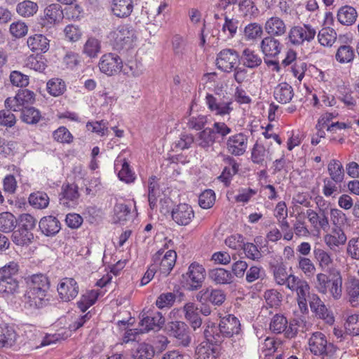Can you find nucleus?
Instances as JSON below:
<instances>
[{
    "instance_id": "nucleus-1",
    "label": "nucleus",
    "mask_w": 359,
    "mask_h": 359,
    "mask_svg": "<svg viewBox=\"0 0 359 359\" xmlns=\"http://www.w3.org/2000/svg\"><path fill=\"white\" fill-rule=\"evenodd\" d=\"M239 320L232 314L226 315L220 319L218 326L212 323L204 330L205 339L213 341L216 344L222 342L224 338H230L241 333Z\"/></svg>"
},
{
    "instance_id": "nucleus-2",
    "label": "nucleus",
    "mask_w": 359,
    "mask_h": 359,
    "mask_svg": "<svg viewBox=\"0 0 359 359\" xmlns=\"http://www.w3.org/2000/svg\"><path fill=\"white\" fill-rule=\"evenodd\" d=\"M342 282L340 272L333 269L330 276L323 272L317 273L314 284L320 293L329 294L334 300H339L343 294Z\"/></svg>"
},
{
    "instance_id": "nucleus-3",
    "label": "nucleus",
    "mask_w": 359,
    "mask_h": 359,
    "mask_svg": "<svg viewBox=\"0 0 359 359\" xmlns=\"http://www.w3.org/2000/svg\"><path fill=\"white\" fill-rule=\"evenodd\" d=\"M110 39L113 48L123 53L134 48L137 36L131 26L121 25L110 33Z\"/></svg>"
},
{
    "instance_id": "nucleus-4",
    "label": "nucleus",
    "mask_w": 359,
    "mask_h": 359,
    "mask_svg": "<svg viewBox=\"0 0 359 359\" xmlns=\"http://www.w3.org/2000/svg\"><path fill=\"white\" fill-rule=\"evenodd\" d=\"M309 346L313 354L323 359H334L337 349L333 344L327 342L326 336L320 332L312 334L309 339Z\"/></svg>"
},
{
    "instance_id": "nucleus-5",
    "label": "nucleus",
    "mask_w": 359,
    "mask_h": 359,
    "mask_svg": "<svg viewBox=\"0 0 359 359\" xmlns=\"http://www.w3.org/2000/svg\"><path fill=\"white\" fill-rule=\"evenodd\" d=\"M205 104L209 111L216 116H224L233 111V100L226 95L207 93Z\"/></svg>"
},
{
    "instance_id": "nucleus-6",
    "label": "nucleus",
    "mask_w": 359,
    "mask_h": 359,
    "mask_svg": "<svg viewBox=\"0 0 359 359\" xmlns=\"http://www.w3.org/2000/svg\"><path fill=\"white\" fill-rule=\"evenodd\" d=\"M316 29L310 24L297 25L291 27L288 32V42L294 46H302L311 43L316 36Z\"/></svg>"
},
{
    "instance_id": "nucleus-7",
    "label": "nucleus",
    "mask_w": 359,
    "mask_h": 359,
    "mask_svg": "<svg viewBox=\"0 0 359 359\" xmlns=\"http://www.w3.org/2000/svg\"><path fill=\"white\" fill-rule=\"evenodd\" d=\"M177 259V253L172 250L165 251L160 249L152 256V264L163 277L168 276L172 270Z\"/></svg>"
},
{
    "instance_id": "nucleus-8",
    "label": "nucleus",
    "mask_w": 359,
    "mask_h": 359,
    "mask_svg": "<svg viewBox=\"0 0 359 359\" xmlns=\"http://www.w3.org/2000/svg\"><path fill=\"white\" fill-rule=\"evenodd\" d=\"M48 291L36 287H29L24 295L25 306L28 309H40L48 302Z\"/></svg>"
},
{
    "instance_id": "nucleus-9",
    "label": "nucleus",
    "mask_w": 359,
    "mask_h": 359,
    "mask_svg": "<svg viewBox=\"0 0 359 359\" xmlns=\"http://www.w3.org/2000/svg\"><path fill=\"white\" fill-rule=\"evenodd\" d=\"M98 67L102 73L108 76H112L121 72L123 67V61L116 53H105L101 56Z\"/></svg>"
},
{
    "instance_id": "nucleus-10",
    "label": "nucleus",
    "mask_w": 359,
    "mask_h": 359,
    "mask_svg": "<svg viewBox=\"0 0 359 359\" xmlns=\"http://www.w3.org/2000/svg\"><path fill=\"white\" fill-rule=\"evenodd\" d=\"M238 62L239 55L232 48L223 49L217 55L216 65L218 69L226 73L233 72Z\"/></svg>"
},
{
    "instance_id": "nucleus-11",
    "label": "nucleus",
    "mask_w": 359,
    "mask_h": 359,
    "mask_svg": "<svg viewBox=\"0 0 359 359\" xmlns=\"http://www.w3.org/2000/svg\"><path fill=\"white\" fill-rule=\"evenodd\" d=\"M248 145V136L243 133L231 135L226 142L227 152L231 156H240L243 155Z\"/></svg>"
},
{
    "instance_id": "nucleus-12",
    "label": "nucleus",
    "mask_w": 359,
    "mask_h": 359,
    "mask_svg": "<svg viewBox=\"0 0 359 359\" xmlns=\"http://www.w3.org/2000/svg\"><path fill=\"white\" fill-rule=\"evenodd\" d=\"M195 217L192 206L183 203L175 205L171 211L172 220L178 225L187 226L189 224Z\"/></svg>"
},
{
    "instance_id": "nucleus-13",
    "label": "nucleus",
    "mask_w": 359,
    "mask_h": 359,
    "mask_svg": "<svg viewBox=\"0 0 359 359\" xmlns=\"http://www.w3.org/2000/svg\"><path fill=\"white\" fill-rule=\"evenodd\" d=\"M57 290L62 302H70L79 294V287L77 282L72 278H64L59 282Z\"/></svg>"
},
{
    "instance_id": "nucleus-14",
    "label": "nucleus",
    "mask_w": 359,
    "mask_h": 359,
    "mask_svg": "<svg viewBox=\"0 0 359 359\" xmlns=\"http://www.w3.org/2000/svg\"><path fill=\"white\" fill-rule=\"evenodd\" d=\"M165 323L162 313L157 311H149L144 313L140 321L141 332H147L150 330H160Z\"/></svg>"
},
{
    "instance_id": "nucleus-15",
    "label": "nucleus",
    "mask_w": 359,
    "mask_h": 359,
    "mask_svg": "<svg viewBox=\"0 0 359 359\" xmlns=\"http://www.w3.org/2000/svg\"><path fill=\"white\" fill-rule=\"evenodd\" d=\"M205 270L203 265L194 262L189 265L187 272L183 276L187 278L189 289L196 290L201 287L205 279Z\"/></svg>"
},
{
    "instance_id": "nucleus-16",
    "label": "nucleus",
    "mask_w": 359,
    "mask_h": 359,
    "mask_svg": "<svg viewBox=\"0 0 359 359\" xmlns=\"http://www.w3.org/2000/svg\"><path fill=\"white\" fill-rule=\"evenodd\" d=\"M269 147L266 141L257 140L251 151V160L255 164L264 165L266 160H271Z\"/></svg>"
},
{
    "instance_id": "nucleus-17",
    "label": "nucleus",
    "mask_w": 359,
    "mask_h": 359,
    "mask_svg": "<svg viewBox=\"0 0 359 359\" xmlns=\"http://www.w3.org/2000/svg\"><path fill=\"white\" fill-rule=\"evenodd\" d=\"M171 335L175 337L180 344L187 346L191 342V337L187 325L182 321L171 322L168 325Z\"/></svg>"
},
{
    "instance_id": "nucleus-18",
    "label": "nucleus",
    "mask_w": 359,
    "mask_h": 359,
    "mask_svg": "<svg viewBox=\"0 0 359 359\" xmlns=\"http://www.w3.org/2000/svg\"><path fill=\"white\" fill-rule=\"evenodd\" d=\"M219 344L208 339L203 341L196 348V359H216L220 353Z\"/></svg>"
},
{
    "instance_id": "nucleus-19",
    "label": "nucleus",
    "mask_w": 359,
    "mask_h": 359,
    "mask_svg": "<svg viewBox=\"0 0 359 359\" xmlns=\"http://www.w3.org/2000/svg\"><path fill=\"white\" fill-rule=\"evenodd\" d=\"M63 11L61 6L52 4L44 10V16L41 18L40 24L43 27H50L63 19Z\"/></svg>"
},
{
    "instance_id": "nucleus-20",
    "label": "nucleus",
    "mask_w": 359,
    "mask_h": 359,
    "mask_svg": "<svg viewBox=\"0 0 359 359\" xmlns=\"http://www.w3.org/2000/svg\"><path fill=\"white\" fill-rule=\"evenodd\" d=\"M313 254L318 268L323 273L333 272L332 269H333L334 259L331 252L320 248H315Z\"/></svg>"
},
{
    "instance_id": "nucleus-21",
    "label": "nucleus",
    "mask_w": 359,
    "mask_h": 359,
    "mask_svg": "<svg viewBox=\"0 0 359 359\" xmlns=\"http://www.w3.org/2000/svg\"><path fill=\"white\" fill-rule=\"evenodd\" d=\"M287 324V320L283 315L276 314L272 318L269 327L273 333L280 334L285 332L287 337L292 338L296 334L297 329L294 330L291 324L288 327Z\"/></svg>"
},
{
    "instance_id": "nucleus-22",
    "label": "nucleus",
    "mask_w": 359,
    "mask_h": 359,
    "mask_svg": "<svg viewBox=\"0 0 359 359\" xmlns=\"http://www.w3.org/2000/svg\"><path fill=\"white\" fill-rule=\"evenodd\" d=\"M114 169L118 172V177L121 181L126 183L133 182L136 178L135 172L130 169V165L126 158L118 156L114 161Z\"/></svg>"
},
{
    "instance_id": "nucleus-23",
    "label": "nucleus",
    "mask_w": 359,
    "mask_h": 359,
    "mask_svg": "<svg viewBox=\"0 0 359 359\" xmlns=\"http://www.w3.org/2000/svg\"><path fill=\"white\" fill-rule=\"evenodd\" d=\"M282 48L280 41L272 36L264 37L260 43L261 51L266 58L276 57L280 53Z\"/></svg>"
},
{
    "instance_id": "nucleus-24",
    "label": "nucleus",
    "mask_w": 359,
    "mask_h": 359,
    "mask_svg": "<svg viewBox=\"0 0 359 359\" xmlns=\"http://www.w3.org/2000/svg\"><path fill=\"white\" fill-rule=\"evenodd\" d=\"M196 299L200 302H210L215 305H221L226 299L222 290L207 287L198 292Z\"/></svg>"
},
{
    "instance_id": "nucleus-25",
    "label": "nucleus",
    "mask_w": 359,
    "mask_h": 359,
    "mask_svg": "<svg viewBox=\"0 0 359 359\" xmlns=\"http://www.w3.org/2000/svg\"><path fill=\"white\" fill-rule=\"evenodd\" d=\"M60 204L63 207L74 208L79 197L78 187L74 184H63Z\"/></svg>"
},
{
    "instance_id": "nucleus-26",
    "label": "nucleus",
    "mask_w": 359,
    "mask_h": 359,
    "mask_svg": "<svg viewBox=\"0 0 359 359\" xmlns=\"http://www.w3.org/2000/svg\"><path fill=\"white\" fill-rule=\"evenodd\" d=\"M215 133L211 128H205L196 135L195 143L205 151H212L216 142Z\"/></svg>"
},
{
    "instance_id": "nucleus-27",
    "label": "nucleus",
    "mask_w": 359,
    "mask_h": 359,
    "mask_svg": "<svg viewBox=\"0 0 359 359\" xmlns=\"http://www.w3.org/2000/svg\"><path fill=\"white\" fill-rule=\"evenodd\" d=\"M264 29L269 36H282L287 32V26L280 18L272 16L265 22Z\"/></svg>"
},
{
    "instance_id": "nucleus-28",
    "label": "nucleus",
    "mask_w": 359,
    "mask_h": 359,
    "mask_svg": "<svg viewBox=\"0 0 359 359\" xmlns=\"http://www.w3.org/2000/svg\"><path fill=\"white\" fill-rule=\"evenodd\" d=\"M39 226L41 233L46 236L56 235L61 229L58 219L52 215L42 217L39 222Z\"/></svg>"
},
{
    "instance_id": "nucleus-29",
    "label": "nucleus",
    "mask_w": 359,
    "mask_h": 359,
    "mask_svg": "<svg viewBox=\"0 0 359 359\" xmlns=\"http://www.w3.org/2000/svg\"><path fill=\"white\" fill-rule=\"evenodd\" d=\"M346 241V235L341 228H333L330 233L324 236V242L330 250L344 245Z\"/></svg>"
},
{
    "instance_id": "nucleus-30",
    "label": "nucleus",
    "mask_w": 359,
    "mask_h": 359,
    "mask_svg": "<svg viewBox=\"0 0 359 359\" xmlns=\"http://www.w3.org/2000/svg\"><path fill=\"white\" fill-rule=\"evenodd\" d=\"M285 287L292 292H296L297 297L309 295L310 286L308 282L294 274L290 276Z\"/></svg>"
},
{
    "instance_id": "nucleus-31",
    "label": "nucleus",
    "mask_w": 359,
    "mask_h": 359,
    "mask_svg": "<svg viewBox=\"0 0 359 359\" xmlns=\"http://www.w3.org/2000/svg\"><path fill=\"white\" fill-rule=\"evenodd\" d=\"M273 97L279 103H289L294 97L293 88L286 82L280 83L274 88Z\"/></svg>"
},
{
    "instance_id": "nucleus-32",
    "label": "nucleus",
    "mask_w": 359,
    "mask_h": 359,
    "mask_svg": "<svg viewBox=\"0 0 359 359\" xmlns=\"http://www.w3.org/2000/svg\"><path fill=\"white\" fill-rule=\"evenodd\" d=\"M17 333L15 329L7 324L0 325V348H11L16 342Z\"/></svg>"
},
{
    "instance_id": "nucleus-33",
    "label": "nucleus",
    "mask_w": 359,
    "mask_h": 359,
    "mask_svg": "<svg viewBox=\"0 0 359 359\" xmlns=\"http://www.w3.org/2000/svg\"><path fill=\"white\" fill-rule=\"evenodd\" d=\"M208 276L212 282L218 285H228L234 281V277L231 272L223 268L210 270Z\"/></svg>"
},
{
    "instance_id": "nucleus-34",
    "label": "nucleus",
    "mask_w": 359,
    "mask_h": 359,
    "mask_svg": "<svg viewBox=\"0 0 359 359\" xmlns=\"http://www.w3.org/2000/svg\"><path fill=\"white\" fill-rule=\"evenodd\" d=\"M183 312L185 319L190 323L194 330L200 327L202 319L199 316L198 308L194 303L189 302L183 306Z\"/></svg>"
},
{
    "instance_id": "nucleus-35",
    "label": "nucleus",
    "mask_w": 359,
    "mask_h": 359,
    "mask_svg": "<svg viewBox=\"0 0 359 359\" xmlns=\"http://www.w3.org/2000/svg\"><path fill=\"white\" fill-rule=\"evenodd\" d=\"M337 17L340 24L351 26L356 22L358 12L353 6H344L338 10Z\"/></svg>"
},
{
    "instance_id": "nucleus-36",
    "label": "nucleus",
    "mask_w": 359,
    "mask_h": 359,
    "mask_svg": "<svg viewBox=\"0 0 359 359\" xmlns=\"http://www.w3.org/2000/svg\"><path fill=\"white\" fill-rule=\"evenodd\" d=\"M271 269L273 272V279L276 284L279 285L285 286L290 276L293 275L287 273L286 266L281 260L277 261L274 264H271Z\"/></svg>"
},
{
    "instance_id": "nucleus-37",
    "label": "nucleus",
    "mask_w": 359,
    "mask_h": 359,
    "mask_svg": "<svg viewBox=\"0 0 359 359\" xmlns=\"http://www.w3.org/2000/svg\"><path fill=\"white\" fill-rule=\"evenodd\" d=\"M19 292V282L15 278H0V295L8 298Z\"/></svg>"
},
{
    "instance_id": "nucleus-38",
    "label": "nucleus",
    "mask_w": 359,
    "mask_h": 359,
    "mask_svg": "<svg viewBox=\"0 0 359 359\" xmlns=\"http://www.w3.org/2000/svg\"><path fill=\"white\" fill-rule=\"evenodd\" d=\"M133 10L132 0H113L111 4V11L118 18L128 17Z\"/></svg>"
},
{
    "instance_id": "nucleus-39",
    "label": "nucleus",
    "mask_w": 359,
    "mask_h": 359,
    "mask_svg": "<svg viewBox=\"0 0 359 359\" xmlns=\"http://www.w3.org/2000/svg\"><path fill=\"white\" fill-rule=\"evenodd\" d=\"M27 46L33 52L46 53L49 48V40L43 34H34L27 39Z\"/></svg>"
},
{
    "instance_id": "nucleus-40",
    "label": "nucleus",
    "mask_w": 359,
    "mask_h": 359,
    "mask_svg": "<svg viewBox=\"0 0 359 359\" xmlns=\"http://www.w3.org/2000/svg\"><path fill=\"white\" fill-rule=\"evenodd\" d=\"M317 37L321 46L332 47L337 41V34L333 28L327 27L322 28L318 32Z\"/></svg>"
},
{
    "instance_id": "nucleus-41",
    "label": "nucleus",
    "mask_w": 359,
    "mask_h": 359,
    "mask_svg": "<svg viewBox=\"0 0 359 359\" xmlns=\"http://www.w3.org/2000/svg\"><path fill=\"white\" fill-rule=\"evenodd\" d=\"M328 174L335 183H341L344 179V170L342 164L337 159H332L327 165Z\"/></svg>"
},
{
    "instance_id": "nucleus-42",
    "label": "nucleus",
    "mask_w": 359,
    "mask_h": 359,
    "mask_svg": "<svg viewBox=\"0 0 359 359\" xmlns=\"http://www.w3.org/2000/svg\"><path fill=\"white\" fill-rule=\"evenodd\" d=\"M242 60L243 65L250 69H255L262 62L259 54L250 48H245L243 51Z\"/></svg>"
},
{
    "instance_id": "nucleus-43",
    "label": "nucleus",
    "mask_w": 359,
    "mask_h": 359,
    "mask_svg": "<svg viewBox=\"0 0 359 359\" xmlns=\"http://www.w3.org/2000/svg\"><path fill=\"white\" fill-rule=\"evenodd\" d=\"M154 353V347L147 343L139 344L132 350V357L134 359H152Z\"/></svg>"
},
{
    "instance_id": "nucleus-44",
    "label": "nucleus",
    "mask_w": 359,
    "mask_h": 359,
    "mask_svg": "<svg viewBox=\"0 0 359 359\" xmlns=\"http://www.w3.org/2000/svg\"><path fill=\"white\" fill-rule=\"evenodd\" d=\"M159 185L156 177L151 176L148 182V201L151 209L157 205V198L159 196Z\"/></svg>"
},
{
    "instance_id": "nucleus-45",
    "label": "nucleus",
    "mask_w": 359,
    "mask_h": 359,
    "mask_svg": "<svg viewBox=\"0 0 359 359\" xmlns=\"http://www.w3.org/2000/svg\"><path fill=\"white\" fill-rule=\"evenodd\" d=\"M22 121L29 125H34L39 122L42 116L39 109L33 107H25L21 110Z\"/></svg>"
},
{
    "instance_id": "nucleus-46",
    "label": "nucleus",
    "mask_w": 359,
    "mask_h": 359,
    "mask_svg": "<svg viewBox=\"0 0 359 359\" xmlns=\"http://www.w3.org/2000/svg\"><path fill=\"white\" fill-rule=\"evenodd\" d=\"M17 225L15 217L11 212L0 213V231L10 233L14 230Z\"/></svg>"
},
{
    "instance_id": "nucleus-47",
    "label": "nucleus",
    "mask_w": 359,
    "mask_h": 359,
    "mask_svg": "<svg viewBox=\"0 0 359 359\" xmlns=\"http://www.w3.org/2000/svg\"><path fill=\"white\" fill-rule=\"evenodd\" d=\"M354 57L355 50L349 45L340 46L335 55L337 61L341 64L351 62L353 60Z\"/></svg>"
},
{
    "instance_id": "nucleus-48",
    "label": "nucleus",
    "mask_w": 359,
    "mask_h": 359,
    "mask_svg": "<svg viewBox=\"0 0 359 359\" xmlns=\"http://www.w3.org/2000/svg\"><path fill=\"white\" fill-rule=\"evenodd\" d=\"M28 199L29 204L36 209L47 208L50 201L48 194L43 191H36L31 194Z\"/></svg>"
},
{
    "instance_id": "nucleus-49",
    "label": "nucleus",
    "mask_w": 359,
    "mask_h": 359,
    "mask_svg": "<svg viewBox=\"0 0 359 359\" xmlns=\"http://www.w3.org/2000/svg\"><path fill=\"white\" fill-rule=\"evenodd\" d=\"M101 50V41L94 36L89 37L86 41L83 53L88 57H96Z\"/></svg>"
},
{
    "instance_id": "nucleus-50",
    "label": "nucleus",
    "mask_w": 359,
    "mask_h": 359,
    "mask_svg": "<svg viewBox=\"0 0 359 359\" xmlns=\"http://www.w3.org/2000/svg\"><path fill=\"white\" fill-rule=\"evenodd\" d=\"M34 238V235L31 231L18 229L12 233L13 242L20 246L28 245Z\"/></svg>"
},
{
    "instance_id": "nucleus-51",
    "label": "nucleus",
    "mask_w": 359,
    "mask_h": 359,
    "mask_svg": "<svg viewBox=\"0 0 359 359\" xmlns=\"http://www.w3.org/2000/svg\"><path fill=\"white\" fill-rule=\"evenodd\" d=\"M98 293L95 290H90L83 294L77 302L78 308L84 313L88 309L93 306L97 301Z\"/></svg>"
},
{
    "instance_id": "nucleus-52",
    "label": "nucleus",
    "mask_w": 359,
    "mask_h": 359,
    "mask_svg": "<svg viewBox=\"0 0 359 359\" xmlns=\"http://www.w3.org/2000/svg\"><path fill=\"white\" fill-rule=\"evenodd\" d=\"M38 8L36 3L25 0L18 4L16 11L20 15L26 18L33 16L37 12Z\"/></svg>"
},
{
    "instance_id": "nucleus-53",
    "label": "nucleus",
    "mask_w": 359,
    "mask_h": 359,
    "mask_svg": "<svg viewBox=\"0 0 359 359\" xmlns=\"http://www.w3.org/2000/svg\"><path fill=\"white\" fill-rule=\"evenodd\" d=\"M48 92L54 97L62 95L66 90L65 81L59 78H53L47 83Z\"/></svg>"
},
{
    "instance_id": "nucleus-54",
    "label": "nucleus",
    "mask_w": 359,
    "mask_h": 359,
    "mask_svg": "<svg viewBox=\"0 0 359 359\" xmlns=\"http://www.w3.org/2000/svg\"><path fill=\"white\" fill-rule=\"evenodd\" d=\"M224 18V23L222 27V32L229 39L233 38L237 33L238 20L234 18H229L226 13L222 14Z\"/></svg>"
},
{
    "instance_id": "nucleus-55",
    "label": "nucleus",
    "mask_w": 359,
    "mask_h": 359,
    "mask_svg": "<svg viewBox=\"0 0 359 359\" xmlns=\"http://www.w3.org/2000/svg\"><path fill=\"white\" fill-rule=\"evenodd\" d=\"M262 33V27L257 22L250 23L244 29V36L247 41H255L261 37Z\"/></svg>"
},
{
    "instance_id": "nucleus-56",
    "label": "nucleus",
    "mask_w": 359,
    "mask_h": 359,
    "mask_svg": "<svg viewBox=\"0 0 359 359\" xmlns=\"http://www.w3.org/2000/svg\"><path fill=\"white\" fill-rule=\"evenodd\" d=\"M26 67L38 72H43L47 67L46 60L42 56L31 55L26 60Z\"/></svg>"
},
{
    "instance_id": "nucleus-57",
    "label": "nucleus",
    "mask_w": 359,
    "mask_h": 359,
    "mask_svg": "<svg viewBox=\"0 0 359 359\" xmlns=\"http://www.w3.org/2000/svg\"><path fill=\"white\" fill-rule=\"evenodd\" d=\"M297 268L308 278L313 276L316 270L311 259L306 257H298Z\"/></svg>"
},
{
    "instance_id": "nucleus-58",
    "label": "nucleus",
    "mask_w": 359,
    "mask_h": 359,
    "mask_svg": "<svg viewBox=\"0 0 359 359\" xmlns=\"http://www.w3.org/2000/svg\"><path fill=\"white\" fill-rule=\"evenodd\" d=\"M27 285L29 287H36L39 289L43 287L44 290L48 291H49L50 288V283L48 277L41 273L34 274L30 276L27 280Z\"/></svg>"
},
{
    "instance_id": "nucleus-59",
    "label": "nucleus",
    "mask_w": 359,
    "mask_h": 359,
    "mask_svg": "<svg viewBox=\"0 0 359 359\" xmlns=\"http://www.w3.org/2000/svg\"><path fill=\"white\" fill-rule=\"evenodd\" d=\"M121 72L128 76L133 77H137L142 74L141 65L134 60H129L125 62V64L123 63Z\"/></svg>"
},
{
    "instance_id": "nucleus-60",
    "label": "nucleus",
    "mask_w": 359,
    "mask_h": 359,
    "mask_svg": "<svg viewBox=\"0 0 359 359\" xmlns=\"http://www.w3.org/2000/svg\"><path fill=\"white\" fill-rule=\"evenodd\" d=\"M53 139L60 143L70 144L73 142L74 137L69 130L65 126H60L53 133Z\"/></svg>"
},
{
    "instance_id": "nucleus-61",
    "label": "nucleus",
    "mask_w": 359,
    "mask_h": 359,
    "mask_svg": "<svg viewBox=\"0 0 359 359\" xmlns=\"http://www.w3.org/2000/svg\"><path fill=\"white\" fill-rule=\"evenodd\" d=\"M215 194L211 189L202 192L198 198V204L203 209L210 208L215 203Z\"/></svg>"
},
{
    "instance_id": "nucleus-62",
    "label": "nucleus",
    "mask_w": 359,
    "mask_h": 359,
    "mask_svg": "<svg viewBox=\"0 0 359 359\" xmlns=\"http://www.w3.org/2000/svg\"><path fill=\"white\" fill-rule=\"evenodd\" d=\"M176 299V295L172 292L161 294L156 300V305L158 309L171 307Z\"/></svg>"
},
{
    "instance_id": "nucleus-63",
    "label": "nucleus",
    "mask_w": 359,
    "mask_h": 359,
    "mask_svg": "<svg viewBox=\"0 0 359 359\" xmlns=\"http://www.w3.org/2000/svg\"><path fill=\"white\" fill-rule=\"evenodd\" d=\"M346 332L351 335H359V315L353 314L348 317L345 323Z\"/></svg>"
},
{
    "instance_id": "nucleus-64",
    "label": "nucleus",
    "mask_w": 359,
    "mask_h": 359,
    "mask_svg": "<svg viewBox=\"0 0 359 359\" xmlns=\"http://www.w3.org/2000/svg\"><path fill=\"white\" fill-rule=\"evenodd\" d=\"M346 291L352 304L358 301L359 299V280L356 278L351 279L348 283Z\"/></svg>"
}]
</instances>
